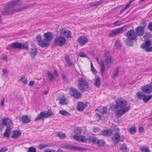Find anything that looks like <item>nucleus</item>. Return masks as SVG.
Returning a JSON list of instances; mask_svg holds the SVG:
<instances>
[{"mask_svg":"<svg viewBox=\"0 0 152 152\" xmlns=\"http://www.w3.org/2000/svg\"><path fill=\"white\" fill-rule=\"evenodd\" d=\"M47 74L49 77L50 78V81H53L54 80V76L50 72H48Z\"/></svg>","mask_w":152,"mask_h":152,"instance_id":"obj_42","label":"nucleus"},{"mask_svg":"<svg viewBox=\"0 0 152 152\" xmlns=\"http://www.w3.org/2000/svg\"><path fill=\"white\" fill-rule=\"evenodd\" d=\"M130 109L129 107H127L125 108H122L117 111L116 114V116L118 118H120L121 116L127 113Z\"/></svg>","mask_w":152,"mask_h":152,"instance_id":"obj_9","label":"nucleus"},{"mask_svg":"<svg viewBox=\"0 0 152 152\" xmlns=\"http://www.w3.org/2000/svg\"><path fill=\"white\" fill-rule=\"evenodd\" d=\"M43 36L44 37L43 42H44L45 47H46L49 45L50 41L53 39V35L51 32H48L44 34Z\"/></svg>","mask_w":152,"mask_h":152,"instance_id":"obj_4","label":"nucleus"},{"mask_svg":"<svg viewBox=\"0 0 152 152\" xmlns=\"http://www.w3.org/2000/svg\"><path fill=\"white\" fill-rule=\"evenodd\" d=\"M145 50L147 52H150L152 51V46H148L145 48H142Z\"/></svg>","mask_w":152,"mask_h":152,"instance_id":"obj_47","label":"nucleus"},{"mask_svg":"<svg viewBox=\"0 0 152 152\" xmlns=\"http://www.w3.org/2000/svg\"><path fill=\"white\" fill-rule=\"evenodd\" d=\"M3 123L4 125L10 126L12 125V122L11 119L7 118L3 120Z\"/></svg>","mask_w":152,"mask_h":152,"instance_id":"obj_21","label":"nucleus"},{"mask_svg":"<svg viewBox=\"0 0 152 152\" xmlns=\"http://www.w3.org/2000/svg\"><path fill=\"white\" fill-rule=\"evenodd\" d=\"M57 135L60 138L63 139H65L66 137L64 133L60 132H58L57 133Z\"/></svg>","mask_w":152,"mask_h":152,"instance_id":"obj_37","label":"nucleus"},{"mask_svg":"<svg viewBox=\"0 0 152 152\" xmlns=\"http://www.w3.org/2000/svg\"><path fill=\"white\" fill-rule=\"evenodd\" d=\"M59 103L62 105L66 104V100L65 98H63L60 99L59 101Z\"/></svg>","mask_w":152,"mask_h":152,"instance_id":"obj_48","label":"nucleus"},{"mask_svg":"<svg viewBox=\"0 0 152 152\" xmlns=\"http://www.w3.org/2000/svg\"><path fill=\"white\" fill-rule=\"evenodd\" d=\"M106 65L108 68L110 67L111 64L114 61V59L111 56H109L107 58H104Z\"/></svg>","mask_w":152,"mask_h":152,"instance_id":"obj_18","label":"nucleus"},{"mask_svg":"<svg viewBox=\"0 0 152 152\" xmlns=\"http://www.w3.org/2000/svg\"><path fill=\"white\" fill-rule=\"evenodd\" d=\"M59 113L63 115L69 117L71 116V114L64 110H61L59 111Z\"/></svg>","mask_w":152,"mask_h":152,"instance_id":"obj_32","label":"nucleus"},{"mask_svg":"<svg viewBox=\"0 0 152 152\" xmlns=\"http://www.w3.org/2000/svg\"><path fill=\"white\" fill-rule=\"evenodd\" d=\"M120 150L124 152H128L129 151V148L127 147V145L125 143H123L121 145Z\"/></svg>","mask_w":152,"mask_h":152,"instance_id":"obj_27","label":"nucleus"},{"mask_svg":"<svg viewBox=\"0 0 152 152\" xmlns=\"http://www.w3.org/2000/svg\"><path fill=\"white\" fill-rule=\"evenodd\" d=\"M77 108L78 111H83L85 108V105L84 103L80 102H78L77 105Z\"/></svg>","mask_w":152,"mask_h":152,"instance_id":"obj_23","label":"nucleus"},{"mask_svg":"<svg viewBox=\"0 0 152 152\" xmlns=\"http://www.w3.org/2000/svg\"><path fill=\"white\" fill-rule=\"evenodd\" d=\"M11 128L10 127H7L5 132L4 134V136L5 137H8L10 136V132Z\"/></svg>","mask_w":152,"mask_h":152,"instance_id":"obj_29","label":"nucleus"},{"mask_svg":"<svg viewBox=\"0 0 152 152\" xmlns=\"http://www.w3.org/2000/svg\"><path fill=\"white\" fill-rule=\"evenodd\" d=\"M8 150L7 148H6L5 147L2 148L0 149V152H5L7 151Z\"/></svg>","mask_w":152,"mask_h":152,"instance_id":"obj_56","label":"nucleus"},{"mask_svg":"<svg viewBox=\"0 0 152 152\" xmlns=\"http://www.w3.org/2000/svg\"><path fill=\"white\" fill-rule=\"evenodd\" d=\"M113 142L115 144H118L120 140V135L119 133H115L111 138Z\"/></svg>","mask_w":152,"mask_h":152,"instance_id":"obj_14","label":"nucleus"},{"mask_svg":"<svg viewBox=\"0 0 152 152\" xmlns=\"http://www.w3.org/2000/svg\"><path fill=\"white\" fill-rule=\"evenodd\" d=\"M22 121L23 123L27 124L30 121V119L27 115H23L21 119L20 118V121Z\"/></svg>","mask_w":152,"mask_h":152,"instance_id":"obj_22","label":"nucleus"},{"mask_svg":"<svg viewBox=\"0 0 152 152\" xmlns=\"http://www.w3.org/2000/svg\"><path fill=\"white\" fill-rule=\"evenodd\" d=\"M81 133L80 128V127H77L75 130V134H80Z\"/></svg>","mask_w":152,"mask_h":152,"instance_id":"obj_51","label":"nucleus"},{"mask_svg":"<svg viewBox=\"0 0 152 152\" xmlns=\"http://www.w3.org/2000/svg\"><path fill=\"white\" fill-rule=\"evenodd\" d=\"M34 81H30L29 82L28 86H32L34 85Z\"/></svg>","mask_w":152,"mask_h":152,"instance_id":"obj_64","label":"nucleus"},{"mask_svg":"<svg viewBox=\"0 0 152 152\" xmlns=\"http://www.w3.org/2000/svg\"><path fill=\"white\" fill-rule=\"evenodd\" d=\"M64 58L66 61L70 60L69 56L67 54H65L64 55Z\"/></svg>","mask_w":152,"mask_h":152,"instance_id":"obj_62","label":"nucleus"},{"mask_svg":"<svg viewBox=\"0 0 152 152\" xmlns=\"http://www.w3.org/2000/svg\"><path fill=\"white\" fill-rule=\"evenodd\" d=\"M136 33L137 36H141L144 33V27L140 26L137 27L135 29Z\"/></svg>","mask_w":152,"mask_h":152,"instance_id":"obj_15","label":"nucleus"},{"mask_svg":"<svg viewBox=\"0 0 152 152\" xmlns=\"http://www.w3.org/2000/svg\"><path fill=\"white\" fill-rule=\"evenodd\" d=\"M132 40H130L129 39L126 40V45L129 46H131L133 45V42Z\"/></svg>","mask_w":152,"mask_h":152,"instance_id":"obj_45","label":"nucleus"},{"mask_svg":"<svg viewBox=\"0 0 152 152\" xmlns=\"http://www.w3.org/2000/svg\"><path fill=\"white\" fill-rule=\"evenodd\" d=\"M143 99L142 100L144 102H147L152 97L151 95H148L145 94L144 96Z\"/></svg>","mask_w":152,"mask_h":152,"instance_id":"obj_36","label":"nucleus"},{"mask_svg":"<svg viewBox=\"0 0 152 152\" xmlns=\"http://www.w3.org/2000/svg\"><path fill=\"white\" fill-rule=\"evenodd\" d=\"M53 115L51 110H49L46 112V111L42 112L38 114L36 118H35V121H38L43 118H48Z\"/></svg>","mask_w":152,"mask_h":152,"instance_id":"obj_3","label":"nucleus"},{"mask_svg":"<svg viewBox=\"0 0 152 152\" xmlns=\"http://www.w3.org/2000/svg\"><path fill=\"white\" fill-rule=\"evenodd\" d=\"M136 132V130L135 127H131L129 129V132L132 134H135Z\"/></svg>","mask_w":152,"mask_h":152,"instance_id":"obj_41","label":"nucleus"},{"mask_svg":"<svg viewBox=\"0 0 152 152\" xmlns=\"http://www.w3.org/2000/svg\"><path fill=\"white\" fill-rule=\"evenodd\" d=\"M87 141V139L86 137L83 135L80 136V138L79 142H86Z\"/></svg>","mask_w":152,"mask_h":152,"instance_id":"obj_39","label":"nucleus"},{"mask_svg":"<svg viewBox=\"0 0 152 152\" xmlns=\"http://www.w3.org/2000/svg\"><path fill=\"white\" fill-rule=\"evenodd\" d=\"M28 152H36L35 148L33 147H31L28 148Z\"/></svg>","mask_w":152,"mask_h":152,"instance_id":"obj_49","label":"nucleus"},{"mask_svg":"<svg viewBox=\"0 0 152 152\" xmlns=\"http://www.w3.org/2000/svg\"><path fill=\"white\" fill-rule=\"evenodd\" d=\"M61 148H64L68 149L71 150L76 151H85V149L81 148L80 147L75 146L71 145H68L67 144H63L61 145Z\"/></svg>","mask_w":152,"mask_h":152,"instance_id":"obj_6","label":"nucleus"},{"mask_svg":"<svg viewBox=\"0 0 152 152\" xmlns=\"http://www.w3.org/2000/svg\"><path fill=\"white\" fill-rule=\"evenodd\" d=\"M89 84L86 80L82 77L78 78V88L81 91H85L89 88Z\"/></svg>","mask_w":152,"mask_h":152,"instance_id":"obj_2","label":"nucleus"},{"mask_svg":"<svg viewBox=\"0 0 152 152\" xmlns=\"http://www.w3.org/2000/svg\"><path fill=\"white\" fill-rule=\"evenodd\" d=\"M11 46L14 49H20L21 46V43L19 42H15L12 44Z\"/></svg>","mask_w":152,"mask_h":152,"instance_id":"obj_28","label":"nucleus"},{"mask_svg":"<svg viewBox=\"0 0 152 152\" xmlns=\"http://www.w3.org/2000/svg\"><path fill=\"white\" fill-rule=\"evenodd\" d=\"M66 41L64 37L60 36L56 37L54 39V44L56 46H61L65 44Z\"/></svg>","mask_w":152,"mask_h":152,"instance_id":"obj_5","label":"nucleus"},{"mask_svg":"<svg viewBox=\"0 0 152 152\" xmlns=\"http://www.w3.org/2000/svg\"><path fill=\"white\" fill-rule=\"evenodd\" d=\"M99 64L101 65L100 71L102 74H103L104 73L105 69V66L104 65V62L103 61L101 60L100 61V63Z\"/></svg>","mask_w":152,"mask_h":152,"instance_id":"obj_33","label":"nucleus"},{"mask_svg":"<svg viewBox=\"0 0 152 152\" xmlns=\"http://www.w3.org/2000/svg\"><path fill=\"white\" fill-rule=\"evenodd\" d=\"M141 90L145 94H149L152 92V86L150 84H147L143 86Z\"/></svg>","mask_w":152,"mask_h":152,"instance_id":"obj_10","label":"nucleus"},{"mask_svg":"<svg viewBox=\"0 0 152 152\" xmlns=\"http://www.w3.org/2000/svg\"><path fill=\"white\" fill-rule=\"evenodd\" d=\"M128 38L131 40L136 39L137 37L136 34L134 30H131L128 31L127 33Z\"/></svg>","mask_w":152,"mask_h":152,"instance_id":"obj_11","label":"nucleus"},{"mask_svg":"<svg viewBox=\"0 0 152 152\" xmlns=\"http://www.w3.org/2000/svg\"><path fill=\"white\" fill-rule=\"evenodd\" d=\"M116 102L117 106L121 108L126 107L127 102L123 98H117L116 100Z\"/></svg>","mask_w":152,"mask_h":152,"instance_id":"obj_8","label":"nucleus"},{"mask_svg":"<svg viewBox=\"0 0 152 152\" xmlns=\"http://www.w3.org/2000/svg\"><path fill=\"white\" fill-rule=\"evenodd\" d=\"M87 139V141H89L90 142L94 143L95 144L96 140V138L93 136H90Z\"/></svg>","mask_w":152,"mask_h":152,"instance_id":"obj_35","label":"nucleus"},{"mask_svg":"<svg viewBox=\"0 0 152 152\" xmlns=\"http://www.w3.org/2000/svg\"><path fill=\"white\" fill-rule=\"evenodd\" d=\"M37 53V48L35 47H34L33 48L31 49L29 53L32 58H34Z\"/></svg>","mask_w":152,"mask_h":152,"instance_id":"obj_20","label":"nucleus"},{"mask_svg":"<svg viewBox=\"0 0 152 152\" xmlns=\"http://www.w3.org/2000/svg\"><path fill=\"white\" fill-rule=\"evenodd\" d=\"M118 71H119V68L118 67L117 68L114 72L113 76V78H115L116 77H117L118 76Z\"/></svg>","mask_w":152,"mask_h":152,"instance_id":"obj_46","label":"nucleus"},{"mask_svg":"<svg viewBox=\"0 0 152 152\" xmlns=\"http://www.w3.org/2000/svg\"><path fill=\"white\" fill-rule=\"evenodd\" d=\"M102 2V1H100L96 2L90 3L89 5L91 7L98 6L101 4Z\"/></svg>","mask_w":152,"mask_h":152,"instance_id":"obj_34","label":"nucleus"},{"mask_svg":"<svg viewBox=\"0 0 152 152\" xmlns=\"http://www.w3.org/2000/svg\"><path fill=\"white\" fill-rule=\"evenodd\" d=\"M99 112L103 114H106L107 113L106 107H102V108L100 109V110L99 111Z\"/></svg>","mask_w":152,"mask_h":152,"instance_id":"obj_38","label":"nucleus"},{"mask_svg":"<svg viewBox=\"0 0 152 152\" xmlns=\"http://www.w3.org/2000/svg\"><path fill=\"white\" fill-rule=\"evenodd\" d=\"M112 134L111 129L104 130L101 131V135L106 136H110Z\"/></svg>","mask_w":152,"mask_h":152,"instance_id":"obj_19","label":"nucleus"},{"mask_svg":"<svg viewBox=\"0 0 152 152\" xmlns=\"http://www.w3.org/2000/svg\"><path fill=\"white\" fill-rule=\"evenodd\" d=\"M20 81H22L24 84H26L27 83V79L25 78V76L22 75V77L19 79Z\"/></svg>","mask_w":152,"mask_h":152,"instance_id":"obj_44","label":"nucleus"},{"mask_svg":"<svg viewBox=\"0 0 152 152\" xmlns=\"http://www.w3.org/2000/svg\"><path fill=\"white\" fill-rule=\"evenodd\" d=\"M12 44H10L9 45H8L6 48V49L7 50H11L12 49Z\"/></svg>","mask_w":152,"mask_h":152,"instance_id":"obj_61","label":"nucleus"},{"mask_svg":"<svg viewBox=\"0 0 152 152\" xmlns=\"http://www.w3.org/2000/svg\"><path fill=\"white\" fill-rule=\"evenodd\" d=\"M148 28L152 32V22H150L148 24Z\"/></svg>","mask_w":152,"mask_h":152,"instance_id":"obj_55","label":"nucleus"},{"mask_svg":"<svg viewBox=\"0 0 152 152\" xmlns=\"http://www.w3.org/2000/svg\"><path fill=\"white\" fill-rule=\"evenodd\" d=\"M73 138H74V140L77 141L79 142L80 136L75 135H74Z\"/></svg>","mask_w":152,"mask_h":152,"instance_id":"obj_53","label":"nucleus"},{"mask_svg":"<svg viewBox=\"0 0 152 152\" xmlns=\"http://www.w3.org/2000/svg\"><path fill=\"white\" fill-rule=\"evenodd\" d=\"M140 149L143 152H150L149 149L148 147L144 146L141 147Z\"/></svg>","mask_w":152,"mask_h":152,"instance_id":"obj_40","label":"nucleus"},{"mask_svg":"<svg viewBox=\"0 0 152 152\" xmlns=\"http://www.w3.org/2000/svg\"><path fill=\"white\" fill-rule=\"evenodd\" d=\"M79 56L81 57H86V54L83 52H80V53Z\"/></svg>","mask_w":152,"mask_h":152,"instance_id":"obj_60","label":"nucleus"},{"mask_svg":"<svg viewBox=\"0 0 152 152\" xmlns=\"http://www.w3.org/2000/svg\"><path fill=\"white\" fill-rule=\"evenodd\" d=\"M43 152H55V151L52 149L46 148L45 149Z\"/></svg>","mask_w":152,"mask_h":152,"instance_id":"obj_54","label":"nucleus"},{"mask_svg":"<svg viewBox=\"0 0 152 152\" xmlns=\"http://www.w3.org/2000/svg\"><path fill=\"white\" fill-rule=\"evenodd\" d=\"M77 42L81 46L85 45L88 42L87 37L84 36L79 37L77 40Z\"/></svg>","mask_w":152,"mask_h":152,"instance_id":"obj_13","label":"nucleus"},{"mask_svg":"<svg viewBox=\"0 0 152 152\" xmlns=\"http://www.w3.org/2000/svg\"><path fill=\"white\" fill-rule=\"evenodd\" d=\"M36 39L38 42V44L42 48H45L44 45V42H43L44 39L42 40L41 36L40 34H38L37 36Z\"/></svg>","mask_w":152,"mask_h":152,"instance_id":"obj_17","label":"nucleus"},{"mask_svg":"<svg viewBox=\"0 0 152 152\" xmlns=\"http://www.w3.org/2000/svg\"><path fill=\"white\" fill-rule=\"evenodd\" d=\"M21 135V133L19 131H15L12 132L11 137L15 139L18 138Z\"/></svg>","mask_w":152,"mask_h":152,"instance_id":"obj_25","label":"nucleus"},{"mask_svg":"<svg viewBox=\"0 0 152 152\" xmlns=\"http://www.w3.org/2000/svg\"><path fill=\"white\" fill-rule=\"evenodd\" d=\"M91 66L92 71L94 74L96 73V71L94 68L92 62L91 63Z\"/></svg>","mask_w":152,"mask_h":152,"instance_id":"obj_52","label":"nucleus"},{"mask_svg":"<svg viewBox=\"0 0 152 152\" xmlns=\"http://www.w3.org/2000/svg\"><path fill=\"white\" fill-rule=\"evenodd\" d=\"M145 94L141 92H138L136 94L137 98L140 100H142Z\"/></svg>","mask_w":152,"mask_h":152,"instance_id":"obj_30","label":"nucleus"},{"mask_svg":"<svg viewBox=\"0 0 152 152\" xmlns=\"http://www.w3.org/2000/svg\"><path fill=\"white\" fill-rule=\"evenodd\" d=\"M22 0H14L11 1L4 7V10L2 12V14L3 15L11 14L16 11H20L27 8V7L25 6L20 7L18 9H11L14 7L16 5L20 4L22 2Z\"/></svg>","mask_w":152,"mask_h":152,"instance_id":"obj_1","label":"nucleus"},{"mask_svg":"<svg viewBox=\"0 0 152 152\" xmlns=\"http://www.w3.org/2000/svg\"><path fill=\"white\" fill-rule=\"evenodd\" d=\"M104 58L110 56V53L109 51H106L104 54Z\"/></svg>","mask_w":152,"mask_h":152,"instance_id":"obj_57","label":"nucleus"},{"mask_svg":"<svg viewBox=\"0 0 152 152\" xmlns=\"http://www.w3.org/2000/svg\"><path fill=\"white\" fill-rule=\"evenodd\" d=\"M60 34L66 37L67 38L71 37V32L69 30L62 29H60Z\"/></svg>","mask_w":152,"mask_h":152,"instance_id":"obj_16","label":"nucleus"},{"mask_svg":"<svg viewBox=\"0 0 152 152\" xmlns=\"http://www.w3.org/2000/svg\"><path fill=\"white\" fill-rule=\"evenodd\" d=\"M151 45V41L150 40H147L142 45L141 47L142 48L148 46H150Z\"/></svg>","mask_w":152,"mask_h":152,"instance_id":"obj_31","label":"nucleus"},{"mask_svg":"<svg viewBox=\"0 0 152 152\" xmlns=\"http://www.w3.org/2000/svg\"><path fill=\"white\" fill-rule=\"evenodd\" d=\"M95 144L99 147H103L105 145V142L102 140L96 139Z\"/></svg>","mask_w":152,"mask_h":152,"instance_id":"obj_26","label":"nucleus"},{"mask_svg":"<svg viewBox=\"0 0 152 152\" xmlns=\"http://www.w3.org/2000/svg\"><path fill=\"white\" fill-rule=\"evenodd\" d=\"M66 62L70 66H72L73 65V64L72 62H71L70 61V60H68V61H66Z\"/></svg>","mask_w":152,"mask_h":152,"instance_id":"obj_63","label":"nucleus"},{"mask_svg":"<svg viewBox=\"0 0 152 152\" xmlns=\"http://www.w3.org/2000/svg\"><path fill=\"white\" fill-rule=\"evenodd\" d=\"M124 28V27H122L113 30L109 34V36L110 37H113L118 35L120 33H122Z\"/></svg>","mask_w":152,"mask_h":152,"instance_id":"obj_12","label":"nucleus"},{"mask_svg":"<svg viewBox=\"0 0 152 152\" xmlns=\"http://www.w3.org/2000/svg\"><path fill=\"white\" fill-rule=\"evenodd\" d=\"M69 94L71 96L76 99L80 98L81 96V93L77 89L73 88H70Z\"/></svg>","mask_w":152,"mask_h":152,"instance_id":"obj_7","label":"nucleus"},{"mask_svg":"<svg viewBox=\"0 0 152 152\" xmlns=\"http://www.w3.org/2000/svg\"><path fill=\"white\" fill-rule=\"evenodd\" d=\"M20 49L28 50V45L24 44H21V46L20 48Z\"/></svg>","mask_w":152,"mask_h":152,"instance_id":"obj_50","label":"nucleus"},{"mask_svg":"<svg viewBox=\"0 0 152 152\" xmlns=\"http://www.w3.org/2000/svg\"><path fill=\"white\" fill-rule=\"evenodd\" d=\"M94 84L97 88H99L101 85V81L99 77H97L95 78Z\"/></svg>","mask_w":152,"mask_h":152,"instance_id":"obj_24","label":"nucleus"},{"mask_svg":"<svg viewBox=\"0 0 152 152\" xmlns=\"http://www.w3.org/2000/svg\"><path fill=\"white\" fill-rule=\"evenodd\" d=\"M39 148L40 149H42L43 148L48 147L50 145L48 144H40L39 145Z\"/></svg>","mask_w":152,"mask_h":152,"instance_id":"obj_43","label":"nucleus"},{"mask_svg":"<svg viewBox=\"0 0 152 152\" xmlns=\"http://www.w3.org/2000/svg\"><path fill=\"white\" fill-rule=\"evenodd\" d=\"M122 21H117L114 23L115 26H118L122 24Z\"/></svg>","mask_w":152,"mask_h":152,"instance_id":"obj_58","label":"nucleus"},{"mask_svg":"<svg viewBox=\"0 0 152 152\" xmlns=\"http://www.w3.org/2000/svg\"><path fill=\"white\" fill-rule=\"evenodd\" d=\"M100 130V129L98 127H94L93 129V131L94 133L98 132Z\"/></svg>","mask_w":152,"mask_h":152,"instance_id":"obj_59","label":"nucleus"}]
</instances>
